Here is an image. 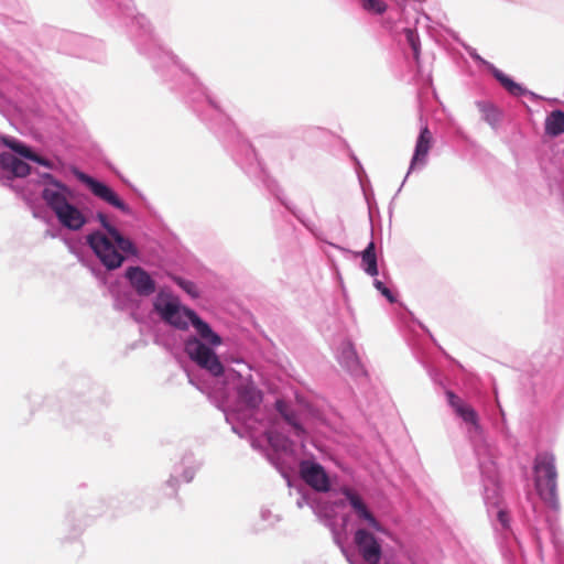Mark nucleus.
<instances>
[{
  "label": "nucleus",
  "mask_w": 564,
  "mask_h": 564,
  "mask_svg": "<svg viewBox=\"0 0 564 564\" xmlns=\"http://www.w3.org/2000/svg\"><path fill=\"white\" fill-rule=\"evenodd\" d=\"M181 465L183 466L181 478L184 482L188 484L195 478L202 463L195 458L193 453H185L182 457Z\"/></svg>",
  "instance_id": "72a5a7b5"
},
{
  "label": "nucleus",
  "mask_w": 564,
  "mask_h": 564,
  "mask_svg": "<svg viewBox=\"0 0 564 564\" xmlns=\"http://www.w3.org/2000/svg\"><path fill=\"white\" fill-rule=\"evenodd\" d=\"M217 139L235 164L258 186H262L305 228L312 231L305 215L289 202L283 188L270 174L265 163L248 138L236 127L216 96L207 91L198 78L178 61V97Z\"/></svg>",
  "instance_id": "f257e3e1"
},
{
  "label": "nucleus",
  "mask_w": 564,
  "mask_h": 564,
  "mask_svg": "<svg viewBox=\"0 0 564 564\" xmlns=\"http://www.w3.org/2000/svg\"><path fill=\"white\" fill-rule=\"evenodd\" d=\"M352 540L350 544L344 542L341 535L335 543L349 564H383L388 555L383 551V540L377 532L365 527L351 528Z\"/></svg>",
  "instance_id": "0eeeda50"
},
{
  "label": "nucleus",
  "mask_w": 564,
  "mask_h": 564,
  "mask_svg": "<svg viewBox=\"0 0 564 564\" xmlns=\"http://www.w3.org/2000/svg\"><path fill=\"white\" fill-rule=\"evenodd\" d=\"M126 278L140 296H149L155 291V282L151 275L140 267H129Z\"/></svg>",
  "instance_id": "aec40b11"
},
{
  "label": "nucleus",
  "mask_w": 564,
  "mask_h": 564,
  "mask_svg": "<svg viewBox=\"0 0 564 564\" xmlns=\"http://www.w3.org/2000/svg\"><path fill=\"white\" fill-rule=\"evenodd\" d=\"M417 325L420 326V328H421L425 334H427V335H429V337L433 340V343H435V344H436V340H435L434 336L432 335V333L430 332V329H429V328H427L423 323H421V322H417Z\"/></svg>",
  "instance_id": "a18cd8bd"
},
{
  "label": "nucleus",
  "mask_w": 564,
  "mask_h": 564,
  "mask_svg": "<svg viewBox=\"0 0 564 564\" xmlns=\"http://www.w3.org/2000/svg\"><path fill=\"white\" fill-rule=\"evenodd\" d=\"M337 360L340 367L351 377L356 379L367 377V370L361 364L352 341L347 340L343 343Z\"/></svg>",
  "instance_id": "a211bd4d"
},
{
  "label": "nucleus",
  "mask_w": 564,
  "mask_h": 564,
  "mask_svg": "<svg viewBox=\"0 0 564 564\" xmlns=\"http://www.w3.org/2000/svg\"><path fill=\"white\" fill-rule=\"evenodd\" d=\"M0 166L15 177H24L30 173V166L14 154L3 152L0 154Z\"/></svg>",
  "instance_id": "a878e982"
},
{
  "label": "nucleus",
  "mask_w": 564,
  "mask_h": 564,
  "mask_svg": "<svg viewBox=\"0 0 564 564\" xmlns=\"http://www.w3.org/2000/svg\"><path fill=\"white\" fill-rule=\"evenodd\" d=\"M534 489L549 512L545 514V524L549 531L551 543L558 555L564 554L563 533L558 525V512L561 503L557 488V469L555 455L544 451L535 455L533 465Z\"/></svg>",
  "instance_id": "423d86ee"
},
{
  "label": "nucleus",
  "mask_w": 564,
  "mask_h": 564,
  "mask_svg": "<svg viewBox=\"0 0 564 564\" xmlns=\"http://www.w3.org/2000/svg\"><path fill=\"white\" fill-rule=\"evenodd\" d=\"M370 225H372V218L370 219ZM373 226H371V239L367 243V246L356 253L357 257L360 258V269L371 278H376L379 275V267H378V257L376 250V243L373 240Z\"/></svg>",
  "instance_id": "5701e85b"
},
{
  "label": "nucleus",
  "mask_w": 564,
  "mask_h": 564,
  "mask_svg": "<svg viewBox=\"0 0 564 564\" xmlns=\"http://www.w3.org/2000/svg\"><path fill=\"white\" fill-rule=\"evenodd\" d=\"M384 24L390 29L393 30L395 28V22L391 21L390 19H387Z\"/></svg>",
  "instance_id": "3c124183"
},
{
  "label": "nucleus",
  "mask_w": 564,
  "mask_h": 564,
  "mask_svg": "<svg viewBox=\"0 0 564 564\" xmlns=\"http://www.w3.org/2000/svg\"><path fill=\"white\" fill-rule=\"evenodd\" d=\"M349 508L355 518L351 528L366 525V529L373 532L387 534L386 527L376 518L362 497L359 500H355L354 505Z\"/></svg>",
  "instance_id": "2eb2a0df"
},
{
  "label": "nucleus",
  "mask_w": 564,
  "mask_h": 564,
  "mask_svg": "<svg viewBox=\"0 0 564 564\" xmlns=\"http://www.w3.org/2000/svg\"><path fill=\"white\" fill-rule=\"evenodd\" d=\"M189 334L184 340V351L196 368L183 367L186 377L188 372L210 371L218 375L223 371V362L217 355V347L223 344V337L194 308L178 300V332Z\"/></svg>",
  "instance_id": "39448f33"
},
{
  "label": "nucleus",
  "mask_w": 564,
  "mask_h": 564,
  "mask_svg": "<svg viewBox=\"0 0 564 564\" xmlns=\"http://www.w3.org/2000/svg\"><path fill=\"white\" fill-rule=\"evenodd\" d=\"M217 139L235 164L258 186H262L305 228L312 231L305 215L289 202L283 188L270 174L265 163L248 138L236 127L216 96L207 91L198 78L178 61V97Z\"/></svg>",
  "instance_id": "f03ea898"
},
{
  "label": "nucleus",
  "mask_w": 564,
  "mask_h": 564,
  "mask_svg": "<svg viewBox=\"0 0 564 564\" xmlns=\"http://www.w3.org/2000/svg\"><path fill=\"white\" fill-rule=\"evenodd\" d=\"M466 52L469 57L477 64L479 68L487 70L498 83L501 82L505 72L496 67L491 62L485 59L480 54H478L477 50L471 46H466Z\"/></svg>",
  "instance_id": "473e14b6"
},
{
  "label": "nucleus",
  "mask_w": 564,
  "mask_h": 564,
  "mask_svg": "<svg viewBox=\"0 0 564 564\" xmlns=\"http://www.w3.org/2000/svg\"><path fill=\"white\" fill-rule=\"evenodd\" d=\"M1 141L6 147H8L9 149L14 151L22 158L32 160L34 162H37L41 165H44V166H50V163L47 160L41 159L37 155L33 154L31 152V150L28 147H25L23 143H21L19 140L8 137V135H2Z\"/></svg>",
  "instance_id": "2f4dec72"
},
{
  "label": "nucleus",
  "mask_w": 564,
  "mask_h": 564,
  "mask_svg": "<svg viewBox=\"0 0 564 564\" xmlns=\"http://www.w3.org/2000/svg\"><path fill=\"white\" fill-rule=\"evenodd\" d=\"M154 311L164 322V325L172 330L169 335L159 333L155 343L162 346L172 358H175L176 354L174 349L176 346V337L174 328L176 327V299L171 292L161 290L154 300Z\"/></svg>",
  "instance_id": "9d476101"
},
{
  "label": "nucleus",
  "mask_w": 564,
  "mask_h": 564,
  "mask_svg": "<svg viewBox=\"0 0 564 564\" xmlns=\"http://www.w3.org/2000/svg\"><path fill=\"white\" fill-rule=\"evenodd\" d=\"M544 133L550 138H557L564 134V110H551L544 121Z\"/></svg>",
  "instance_id": "c85d7f7f"
},
{
  "label": "nucleus",
  "mask_w": 564,
  "mask_h": 564,
  "mask_svg": "<svg viewBox=\"0 0 564 564\" xmlns=\"http://www.w3.org/2000/svg\"><path fill=\"white\" fill-rule=\"evenodd\" d=\"M303 410L312 419H315V420L322 419L321 410L316 405H314L312 402H310L308 400H304Z\"/></svg>",
  "instance_id": "a19ab883"
},
{
  "label": "nucleus",
  "mask_w": 564,
  "mask_h": 564,
  "mask_svg": "<svg viewBox=\"0 0 564 564\" xmlns=\"http://www.w3.org/2000/svg\"><path fill=\"white\" fill-rule=\"evenodd\" d=\"M207 271L196 256L178 242V272L192 278H204Z\"/></svg>",
  "instance_id": "4be33fe9"
},
{
  "label": "nucleus",
  "mask_w": 564,
  "mask_h": 564,
  "mask_svg": "<svg viewBox=\"0 0 564 564\" xmlns=\"http://www.w3.org/2000/svg\"><path fill=\"white\" fill-rule=\"evenodd\" d=\"M188 383L205 394L209 402L225 414L227 423H230L227 402L231 390L236 392L237 402L250 412L260 409L264 397L251 375L243 378L238 370L224 364L223 371L218 375L210 371L188 372Z\"/></svg>",
  "instance_id": "20e7f679"
},
{
  "label": "nucleus",
  "mask_w": 564,
  "mask_h": 564,
  "mask_svg": "<svg viewBox=\"0 0 564 564\" xmlns=\"http://www.w3.org/2000/svg\"><path fill=\"white\" fill-rule=\"evenodd\" d=\"M419 120L420 130L416 137L413 154L410 160V165L403 182L401 183L399 189L395 193V196L401 192L402 186L404 185L408 176L415 170H422L427 164L429 153L434 143L432 132L430 131L427 121L424 119V116L420 115Z\"/></svg>",
  "instance_id": "f8f14e48"
},
{
  "label": "nucleus",
  "mask_w": 564,
  "mask_h": 564,
  "mask_svg": "<svg viewBox=\"0 0 564 564\" xmlns=\"http://www.w3.org/2000/svg\"><path fill=\"white\" fill-rule=\"evenodd\" d=\"M329 245H330L332 247L336 248V249H339V250H346L345 248H343V247H340V246H338V245L330 243V242H329Z\"/></svg>",
  "instance_id": "603ef678"
},
{
  "label": "nucleus",
  "mask_w": 564,
  "mask_h": 564,
  "mask_svg": "<svg viewBox=\"0 0 564 564\" xmlns=\"http://www.w3.org/2000/svg\"><path fill=\"white\" fill-rule=\"evenodd\" d=\"M397 7L395 14L398 20L401 22L403 20H408V7L414 11V24L419 23V17L422 14L425 19H430L426 13L422 11V3L424 0H390Z\"/></svg>",
  "instance_id": "cd10ccee"
},
{
  "label": "nucleus",
  "mask_w": 564,
  "mask_h": 564,
  "mask_svg": "<svg viewBox=\"0 0 564 564\" xmlns=\"http://www.w3.org/2000/svg\"><path fill=\"white\" fill-rule=\"evenodd\" d=\"M178 290L184 292L192 301L202 299V291L193 280L178 275Z\"/></svg>",
  "instance_id": "c9c22d12"
},
{
  "label": "nucleus",
  "mask_w": 564,
  "mask_h": 564,
  "mask_svg": "<svg viewBox=\"0 0 564 564\" xmlns=\"http://www.w3.org/2000/svg\"><path fill=\"white\" fill-rule=\"evenodd\" d=\"M272 516V512L271 510L267 509V508H263L261 509L260 511V517L263 521H267L269 520V518Z\"/></svg>",
  "instance_id": "49530a36"
},
{
  "label": "nucleus",
  "mask_w": 564,
  "mask_h": 564,
  "mask_svg": "<svg viewBox=\"0 0 564 564\" xmlns=\"http://www.w3.org/2000/svg\"><path fill=\"white\" fill-rule=\"evenodd\" d=\"M300 476L305 482L304 486H308L310 490L315 494H330L332 481L337 480V476L329 475L315 456L301 460Z\"/></svg>",
  "instance_id": "9b49d317"
},
{
  "label": "nucleus",
  "mask_w": 564,
  "mask_h": 564,
  "mask_svg": "<svg viewBox=\"0 0 564 564\" xmlns=\"http://www.w3.org/2000/svg\"><path fill=\"white\" fill-rule=\"evenodd\" d=\"M352 517L354 516L351 514V510L348 513H344L340 517V527L338 528V530L341 534V538L344 539V542H346L348 529L351 530V525L354 522L351 520Z\"/></svg>",
  "instance_id": "ea45409f"
},
{
  "label": "nucleus",
  "mask_w": 564,
  "mask_h": 564,
  "mask_svg": "<svg viewBox=\"0 0 564 564\" xmlns=\"http://www.w3.org/2000/svg\"><path fill=\"white\" fill-rule=\"evenodd\" d=\"M373 286L390 304L398 302V294L386 285V283L379 280L377 276L373 278Z\"/></svg>",
  "instance_id": "58836bf2"
},
{
  "label": "nucleus",
  "mask_w": 564,
  "mask_h": 564,
  "mask_svg": "<svg viewBox=\"0 0 564 564\" xmlns=\"http://www.w3.org/2000/svg\"><path fill=\"white\" fill-rule=\"evenodd\" d=\"M40 182L43 185L42 198L54 213L70 202L73 196L70 188L52 174H42Z\"/></svg>",
  "instance_id": "ddd939ff"
},
{
  "label": "nucleus",
  "mask_w": 564,
  "mask_h": 564,
  "mask_svg": "<svg viewBox=\"0 0 564 564\" xmlns=\"http://www.w3.org/2000/svg\"><path fill=\"white\" fill-rule=\"evenodd\" d=\"M383 564H400L394 557H387Z\"/></svg>",
  "instance_id": "8fccbe9b"
},
{
  "label": "nucleus",
  "mask_w": 564,
  "mask_h": 564,
  "mask_svg": "<svg viewBox=\"0 0 564 564\" xmlns=\"http://www.w3.org/2000/svg\"><path fill=\"white\" fill-rule=\"evenodd\" d=\"M98 220L100 221L104 229H106L105 234L112 235L113 238L119 242V246H124L126 248L130 246V240L124 238L117 229L113 227L107 219V216L99 213L97 215Z\"/></svg>",
  "instance_id": "e433bc0d"
},
{
  "label": "nucleus",
  "mask_w": 564,
  "mask_h": 564,
  "mask_svg": "<svg viewBox=\"0 0 564 564\" xmlns=\"http://www.w3.org/2000/svg\"><path fill=\"white\" fill-rule=\"evenodd\" d=\"M389 215L391 216L392 215V202L390 203L389 205Z\"/></svg>",
  "instance_id": "5fc2aeb1"
},
{
  "label": "nucleus",
  "mask_w": 564,
  "mask_h": 564,
  "mask_svg": "<svg viewBox=\"0 0 564 564\" xmlns=\"http://www.w3.org/2000/svg\"><path fill=\"white\" fill-rule=\"evenodd\" d=\"M267 437L269 444L275 451H282L285 453L292 452L295 445L292 438L286 433L273 426H270L267 430Z\"/></svg>",
  "instance_id": "c756f323"
},
{
  "label": "nucleus",
  "mask_w": 564,
  "mask_h": 564,
  "mask_svg": "<svg viewBox=\"0 0 564 564\" xmlns=\"http://www.w3.org/2000/svg\"><path fill=\"white\" fill-rule=\"evenodd\" d=\"M270 462L274 465V467L279 470L281 476L285 479L286 486L290 489V495H293V492L297 495L295 501L296 507L300 509H302L305 506L310 507L313 513L319 520V522H322L326 528L330 530L334 543H338L339 536L341 534L338 530V525L336 522L337 512H334L329 502L321 499L317 494L312 492L303 484L295 482L289 475L288 470H285L279 464V462H275L271 458Z\"/></svg>",
  "instance_id": "6e6552de"
},
{
  "label": "nucleus",
  "mask_w": 564,
  "mask_h": 564,
  "mask_svg": "<svg viewBox=\"0 0 564 564\" xmlns=\"http://www.w3.org/2000/svg\"><path fill=\"white\" fill-rule=\"evenodd\" d=\"M87 242L101 263L109 270L119 268L124 260V254L133 252L131 241L129 247H121L112 235L101 231L89 234L87 236Z\"/></svg>",
  "instance_id": "1a4fd4ad"
},
{
  "label": "nucleus",
  "mask_w": 564,
  "mask_h": 564,
  "mask_svg": "<svg viewBox=\"0 0 564 564\" xmlns=\"http://www.w3.org/2000/svg\"><path fill=\"white\" fill-rule=\"evenodd\" d=\"M356 2L360 10L373 17H381L389 9V6L384 0H356Z\"/></svg>",
  "instance_id": "f704fd0d"
},
{
  "label": "nucleus",
  "mask_w": 564,
  "mask_h": 564,
  "mask_svg": "<svg viewBox=\"0 0 564 564\" xmlns=\"http://www.w3.org/2000/svg\"><path fill=\"white\" fill-rule=\"evenodd\" d=\"M231 424V431L237 434L240 438H243L246 437V435L248 434V429L246 426H238V425H235L230 422Z\"/></svg>",
  "instance_id": "c03bdc74"
},
{
  "label": "nucleus",
  "mask_w": 564,
  "mask_h": 564,
  "mask_svg": "<svg viewBox=\"0 0 564 564\" xmlns=\"http://www.w3.org/2000/svg\"><path fill=\"white\" fill-rule=\"evenodd\" d=\"M487 514L495 530L500 529L502 532H508L511 529L510 512L505 505L491 507L487 510Z\"/></svg>",
  "instance_id": "7c9ffc66"
},
{
  "label": "nucleus",
  "mask_w": 564,
  "mask_h": 564,
  "mask_svg": "<svg viewBox=\"0 0 564 564\" xmlns=\"http://www.w3.org/2000/svg\"><path fill=\"white\" fill-rule=\"evenodd\" d=\"M416 360L424 367L433 383L444 391L448 406L468 426V437L477 458L478 469L482 485V499L486 509L505 505L502 486L499 478L498 466L486 441L484 427L477 410L463 400L447 387L448 379L443 371L433 366L423 352H414Z\"/></svg>",
  "instance_id": "7ed1b4c3"
},
{
  "label": "nucleus",
  "mask_w": 564,
  "mask_h": 564,
  "mask_svg": "<svg viewBox=\"0 0 564 564\" xmlns=\"http://www.w3.org/2000/svg\"><path fill=\"white\" fill-rule=\"evenodd\" d=\"M250 444L253 449H261V444L256 438H252Z\"/></svg>",
  "instance_id": "09e8293b"
},
{
  "label": "nucleus",
  "mask_w": 564,
  "mask_h": 564,
  "mask_svg": "<svg viewBox=\"0 0 564 564\" xmlns=\"http://www.w3.org/2000/svg\"><path fill=\"white\" fill-rule=\"evenodd\" d=\"M166 485L173 488V477H171V478L166 481Z\"/></svg>",
  "instance_id": "864d4df0"
},
{
  "label": "nucleus",
  "mask_w": 564,
  "mask_h": 564,
  "mask_svg": "<svg viewBox=\"0 0 564 564\" xmlns=\"http://www.w3.org/2000/svg\"><path fill=\"white\" fill-rule=\"evenodd\" d=\"M475 106L480 113V119L487 123L491 130L497 132L505 118L503 109L489 99H477L475 100Z\"/></svg>",
  "instance_id": "412c9836"
},
{
  "label": "nucleus",
  "mask_w": 564,
  "mask_h": 564,
  "mask_svg": "<svg viewBox=\"0 0 564 564\" xmlns=\"http://www.w3.org/2000/svg\"><path fill=\"white\" fill-rule=\"evenodd\" d=\"M78 178L87 185L90 192L100 198L101 200L108 203L109 205L120 209L121 212L129 214L130 208L127 204H124L118 195L106 184L95 180L94 177L82 173Z\"/></svg>",
  "instance_id": "f3484780"
},
{
  "label": "nucleus",
  "mask_w": 564,
  "mask_h": 564,
  "mask_svg": "<svg viewBox=\"0 0 564 564\" xmlns=\"http://www.w3.org/2000/svg\"><path fill=\"white\" fill-rule=\"evenodd\" d=\"M295 400L297 402V404L303 409V403H304V400H307L306 398H304L302 394H300L299 392L295 393Z\"/></svg>",
  "instance_id": "de8ad7c7"
},
{
  "label": "nucleus",
  "mask_w": 564,
  "mask_h": 564,
  "mask_svg": "<svg viewBox=\"0 0 564 564\" xmlns=\"http://www.w3.org/2000/svg\"><path fill=\"white\" fill-rule=\"evenodd\" d=\"M506 91L512 97H529L531 101L538 102L540 100H544V97L528 89L523 84L518 83L514 78L508 74L503 76L501 82L499 83Z\"/></svg>",
  "instance_id": "393cba45"
},
{
  "label": "nucleus",
  "mask_w": 564,
  "mask_h": 564,
  "mask_svg": "<svg viewBox=\"0 0 564 564\" xmlns=\"http://www.w3.org/2000/svg\"><path fill=\"white\" fill-rule=\"evenodd\" d=\"M332 506L334 512H336L337 509H344L346 507H349V503L345 501V498H338L333 501H328Z\"/></svg>",
  "instance_id": "37998d69"
},
{
  "label": "nucleus",
  "mask_w": 564,
  "mask_h": 564,
  "mask_svg": "<svg viewBox=\"0 0 564 564\" xmlns=\"http://www.w3.org/2000/svg\"><path fill=\"white\" fill-rule=\"evenodd\" d=\"M531 538H532V541H533V544H534V547H535L536 552L542 557V554H543V542H542V538H541L540 532H539L538 529L532 530Z\"/></svg>",
  "instance_id": "79ce46f5"
},
{
  "label": "nucleus",
  "mask_w": 564,
  "mask_h": 564,
  "mask_svg": "<svg viewBox=\"0 0 564 564\" xmlns=\"http://www.w3.org/2000/svg\"><path fill=\"white\" fill-rule=\"evenodd\" d=\"M349 159L352 162L356 176L358 178L365 202L368 207L369 219L373 218L375 214H377L379 216L380 213H379V207H378L376 198H375V193H373L370 180L366 173V170H365L362 163L360 162L358 156L352 151H350V153H349Z\"/></svg>",
  "instance_id": "dca6fc26"
},
{
  "label": "nucleus",
  "mask_w": 564,
  "mask_h": 564,
  "mask_svg": "<svg viewBox=\"0 0 564 564\" xmlns=\"http://www.w3.org/2000/svg\"><path fill=\"white\" fill-rule=\"evenodd\" d=\"M62 226L69 230H79L86 223L83 213L70 202L54 213Z\"/></svg>",
  "instance_id": "b1692460"
},
{
  "label": "nucleus",
  "mask_w": 564,
  "mask_h": 564,
  "mask_svg": "<svg viewBox=\"0 0 564 564\" xmlns=\"http://www.w3.org/2000/svg\"><path fill=\"white\" fill-rule=\"evenodd\" d=\"M137 23L143 29L144 34H149L152 42L151 57L155 64V68L173 67L175 64L172 51H165L160 39L150 32L149 22L144 17H139Z\"/></svg>",
  "instance_id": "6ab92c4d"
},
{
  "label": "nucleus",
  "mask_w": 564,
  "mask_h": 564,
  "mask_svg": "<svg viewBox=\"0 0 564 564\" xmlns=\"http://www.w3.org/2000/svg\"><path fill=\"white\" fill-rule=\"evenodd\" d=\"M402 34L404 36V44L411 50L413 61L417 70L420 72L422 45L419 32L415 26H403Z\"/></svg>",
  "instance_id": "bb28decb"
},
{
  "label": "nucleus",
  "mask_w": 564,
  "mask_h": 564,
  "mask_svg": "<svg viewBox=\"0 0 564 564\" xmlns=\"http://www.w3.org/2000/svg\"><path fill=\"white\" fill-rule=\"evenodd\" d=\"M333 484H334V481H332V485ZM330 492L334 495L343 496V498H345V501L349 503V507H351L354 505L355 500H359L361 498V496L359 494H357L354 489H351L347 485L339 486L338 488H334L332 486Z\"/></svg>",
  "instance_id": "4c0bfd02"
},
{
  "label": "nucleus",
  "mask_w": 564,
  "mask_h": 564,
  "mask_svg": "<svg viewBox=\"0 0 564 564\" xmlns=\"http://www.w3.org/2000/svg\"><path fill=\"white\" fill-rule=\"evenodd\" d=\"M274 409L276 413L284 420L291 427L294 436L304 441L308 433L302 422L301 412L296 410L289 400L276 398L274 401Z\"/></svg>",
  "instance_id": "4468645a"
}]
</instances>
